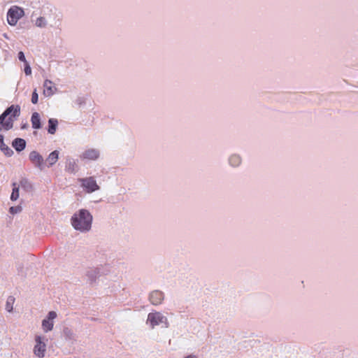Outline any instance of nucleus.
I'll return each instance as SVG.
<instances>
[{
  "label": "nucleus",
  "mask_w": 358,
  "mask_h": 358,
  "mask_svg": "<svg viewBox=\"0 0 358 358\" xmlns=\"http://www.w3.org/2000/svg\"><path fill=\"white\" fill-rule=\"evenodd\" d=\"M20 115V106L11 105L0 115V130L8 131L13 127L14 121Z\"/></svg>",
  "instance_id": "obj_1"
},
{
  "label": "nucleus",
  "mask_w": 358,
  "mask_h": 358,
  "mask_svg": "<svg viewBox=\"0 0 358 358\" xmlns=\"http://www.w3.org/2000/svg\"><path fill=\"white\" fill-rule=\"evenodd\" d=\"M92 216L85 209H81L71 217L72 226L81 231H89L91 228Z\"/></svg>",
  "instance_id": "obj_2"
},
{
  "label": "nucleus",
  "mask_w": 358,
  "mask_h": 358,
  "mask_svg": "<svg viewBox=\"0 0 358 358\" xmlns=\"http://www.w3.org/2000/svg\"><path fill=\"white\" fill-rule=\"evenodd\" d=\"M24 15V10L22 8L14 6H12L8 11L7 20L10 25L14 26L17 24L18 20Z\"/></svg>",
  "instance_id": "obj_3"
},
{
  "label": "nucleus",
  "mask_w": 358,
  "mask_h": 358,
  "mask_svg": "<svg viewBox=\"0 0 358 358\" xmlns=\"http://www.w3.org/2000/svg\"><path fill=\"white\" fill-rule=\"evenodd\" d=\"M147 322L150 323L152 328L161 324H165L166 327L168 326L167 318L159 312L149 313Z\"/></svg>",
  "instance_id": "obj_4"
},
{
  "label": "nucleus",
  "mask_w": 358,
  "mask_h": 358,
  "mask_svg": "<svg viewBox=\"0 0 358 358\" xmlns=\"http://www.w3.org/2000/svg\"><path fill=\"white\" fill-rule=\"evenodd\" d=\"M82 187L87 193H92L99 189V186L97 185L95 179L93 177H88L85 178L79 179Z\"/></svg>",
  "instance_id": "obj_5"
},
{
  "label": "nucleus",
  "mask_w": 358,
  "mask_h": 358,
  "mask_svg": "<svg viewBox=\"0 0 358 358\" xmlns=\"http://www.w3.org/2000/svg\"><path fill=\"white\" fill-rule=\"evenodd\" d=\"M36 345L34 348V354L38 357H43L46 350V345L42 341V338L40 336H36L35 338Z\"/></svg>",
  "instance_id": "obj_6"
},
{
  "label": "nucleus",
  "mask_w": 358,
  "mask_h": 358,
  "mask_svg": "<svg viewBox=\"0 0 358 358\" xmlns=\"http://www.w3.org/2000/svg\"><path fill=\"white\" fill-rule=\"evenodd\" d=\"M30 161L41 170L43 169L44 160L43 157L36 151H32L29 154Z\"/></svg>",
  "instance_id": "obj_7"
},
{
  "label": "nucleus",
  "mask_w": 358,
  "mask_h": 358,
  "mask_svg": "<svg viewBox=\"0 0 358 358\" xmlns=\"http://www.w3.org/2000/svg\"><path fill=\"white\" fill-rule=\"evenodd\" d=\"M99 157V152L96 149H88L80 155L82 159L96 160Z\"/></svg>",
  "instance_id": "obj_8"
},
{
  "label": "nucleus",
  "mask_w": 358,
  "mask_h": 358,
  "mask_svg": "<svg viewBox=\"0 0 358 358\" xmlns=\"http://www.w3.org/2000/svg\"><path fill=\"white\" fill-rule=\"evenodd\" d=\"M164 300V293L161 291L155 290L152 292L150 295V301L152 304L157 306Z\"/></svg>",
  "instance_id": "obj_9"
},
{
  "label": "nucleus",
  "mask_w": 358,
  "mask_h": 358,
  "mask_svg": "<svg viewBox=\"0 0 358 358\" xmlns=\"http://www.w3.org/2000/svg\"><path fill=\"white\" fill-rule=\"evenodd\" d=\"M13 147L18 152L23 150L26 146V141L20 138H15L12 143Z\"/></svg>",
  "instance_id": "obj_10"
},
{
  "label": "nucleus",
  "mask_w": 358,
  "mask_h": 358,
  "mask_svg": "<svg viewBox=\"0 0 358 358\" xmlns=\"http://www.w3.org/2000/svg\"><path fill=\"white\" fill-rule=\"evenodd\" d=\"M59 159V152L57 150H55L52 152L46 159V162L48 163V166H52L54 165Z\"/></svg>",
  "instance_id": "obj_11"
},
{
  "label": "nucleus",
  "mask_w": 358,
  "mask_h": 358,
  "mask_svg": "<svg viewBox=\"0 0 358 358\" xmlns=\"http://www.w3.org/2000/svg\"><path fill=\"white\" fill-rule=\"evenodd\" d=\"M31 122L34 129H40L41 127L40 115L38 113L35 112L32 114Z\"/></svg>",
  "instance_id": "obj_12"
},
{
  "label": "nucleus",
  "mask_w": 358,
  "mask_h": 358,
  "mask_svg": "<svg viewBox=\"0 0 358 358\" xmlns=\"http://www.w3.org/2000/svg\"><path fill=\"white\" fill-rule=\"evenodd\" d=\"M44 93L47 96H51L54 94V87L50 80H46L44 82Z\"/></svg>",
  "instance_id": "obj_13"
},
{
  "label": "nucleus",
  "mask_w": 358,
  "mask_h": 358,
  "mask_svg": "<svg viewBox=\"0 0 358 358\" xmlns=\"http://www.w3.org/2000/svg\"><path fill=\"white\" fill-rule=\"evenodd\" d=\"M48 133L54 134L56 131V129L58 124V121L56 119L50 118L48 121Z\"/></svg>",
  "instance_id": "obj_14"
},
{
  "label": "nucleus",
  "mask_w": 358,
  "mask_h": 358,
  "mask_svg": "<svg viewBox=\"0 0 358 358\" xmlns=\"http://www.w3.org/2000/svg\"><path fill=\"white\" fill-rule=\"evenodd\" d=\"M53 321H51L48 319L43 320L42 322V327L45 332L51 331L53 328Z\"/></svg>",
  "instance_id": "obj_15"
},
{
  "label": "nucleus",
  "mask_w": 358,
  "mask_h": 358,
  "mask_svg": "<svg viewBox=\"0 0 358 358\" xmlns=\"http://www.w3.org/2000/svg\"><path fill=\"white\" fill-rule=\"evenodd\" d=\"M19 198V187L15 182L13 183V191L10 195L12 201H16Z\"/></svg>",
  "instance_id": "obj_16"
},
{
  "label": "nucleus",
  "mask_w": 358,
  "mask_h": 358,
  "mask_svg": "<svg viewBox=\"0 0 358 358\" xmlns=\"http://www.w3.org/2000/svg\"><path fill=\"white\" fill-rule=\"evenodd\" d=\"M229 163L233 166H237L241 163V159L238 155H232L229 158Z\"/></svg>",
  "instance_id": "obj_17"
},
{
  "label": "nucleus",
  "mask_w": 358,
  "mask_h": 358,
  "mask_svg": "<svg viewBox=\"0 0 358 358\" xmlns=\"http://www.w3.org/2000/svg\"><path fill=\"white\" fill-rule=\"evenodd\" d=\"M20 185L22 188H23L26 191H30L32 189L31 184L27 179L21 180L20 182Z\"/></svg>",
  "instance_id": "obj_18"
},
{
  "label": "nucleus",
  "mask_w": 358,
  "mask_h": 358,
  "mask_svg": "<svg viewBox=\"0 0 358 358\" xmlns=\"http://www.w3.org/2000/svg\"><path fill=\"white\" fill-rule=\"evenodd\" d=\"M1 150L6 155L11 156L13 154V151L5 143L0 145Z\"/></svg>",
  "instance_id": "obj_19"
},
{
  "label": "nucleus",
  "mask_w": 358,
  "mask_h": 358,
  "mask_svg": "<svg viewBox=\"0 0 358 358\" xmlns=\"http://www.w3.org/2000/svg\"><path fill=\"white\" fill-rule=\"evenodd\" d=\"M15 302V298L13 296H9L7 299L6 304V309L10 312L13 310V305Z\"/></svg>",
  "instance_id": "obj_20"
},
{
  "label": "nucleus",
  "mask_w": 358,
  "mask_h": 358,
  "mask_svg": "<svg viewBox=\"0 0 358 358\" xmlns=\"http://www.w3.org/2000/svg\"><path fill=\"white\" fill-rule=\"evenodd\" d=\"M66 171L69 173H73L76 169V164L73 161H70L66 165Z\"/></svg>",
  "instance_id": "obj_21"
},
{
  "label": "nucleus",
  "mask_w": 358,
  "mask_h": 358,
  "mask_svg": "<svg viewBox=\"0 0 358 358\" xmlns=\"http://www.w3.org/2000/svg\"><path fill=\"white\" fill-rule=\"evenodd\" d=\"M36 25L38 27H43L46 25L45 18L43 17H39L36 20Z\"/></svg>",
  "instance_id": "obj_22"
},
{
  "label": "nucleus",
  "mask_w": 358,
  "mask_h": 358,
  "mask_svg": "<svg viewBox=\"0 0 358 358\" xmlns=\"http://www.w3.org/2000/svg\"><path fill=\"white\" fill-rule=\"evenodd\" d=\"M38 93L36 92V90H35L33 92L32 95H31V102L34 104H36L38 103Z\"/></svg>",
  "instance_id": "obj_23"
},
{
  "label": "nucleus",
  "mask_w": 358,
  "mask_h": 358,
  "mask_svg": "<svg viewBox=\"0 0 358 358\" xmlns=\"http://www.w3.org/2000/svg\"><path fill=\"white\" fill-rule=\"evenodd\" d=\"M22 210V208L20 206H12L10 208L9 211L12 214H15L19 212H20Z\"/></svg>",
  "instance_id": "obj_24"
},
{
  "label": "nucleus",
  "mask_w": 358,
  "mask_h": 358,
  "mask_svg": "<svg viewBox=\"0 0 358 358\" xmlns=\"http://www.w3.org/2000/svg\"><path fill=\"white\" fill-rule=\"evenodd\" d=\"M25 66H24V73L26 75L29 76V75H31V69L29 66V64H28V62H26L24 64Z\"/></svg>",
  "instance_id": "obj_25"
},
{
  "label": "nucleus",
  "mask_w": 358,
  "mask_h": 358,
  "mask_svg": "<svg viewBox=\"0 0 358 358\" xmlns=\"http://www.w3.org/2000/svg\"><path fill=\"white\" fill-rule=\"evenodd\" d=\"M57 317V313L55 311H50L48 313V319L53 321L54 319H55Z\"/></svg>",
  "instance_id": "obj_26"
},
{
  "label": "nucleus",
  "mask_w": 358,
  "mask_h": 358,
  "mask_svg": "<svg viewBox=\"0 0 358 358\" xmlns=\"http://www.w3.org/2000/svg\"><path fill=\"white\" fill-rule=\"evenodd\" d=\"M18 59H19L21 62H23L24 64H25L26 62H27V60H26V58H25V56H24V55L23 52H20L18 53Z\"/></svg>",
  "instance_id": "obj_27"
},
{
  "label": "nucleus",
  "mask_w": 358,
  "mask_h": 358,
  "mask_svg": "<svg viewBox=\"0 0 358 358\" xmlns=\"http://www.w3.org/2000/svg\"><path fill=\"white\" fill-rule=\"evenodd\" d=\"M3 143V136L2 135H0V145H2Z\"/></svg>",
  "instance_id": "obj_28"
},
{
  "label": "nucleus",
  "mask_w": 358,
  "mask_h": 358,
  "mask_svg": "<svg viewBox=\"0 0 358 358\" xmlns=\"http://www.w3.org/2000/svg\"><path fill=\"white\" fill-rule=\"evenodd\" d=\"M185 358H196V357L195 355H188Z\"/></svg>",
  "instance_id": "obj_29"
}]
</instances>
